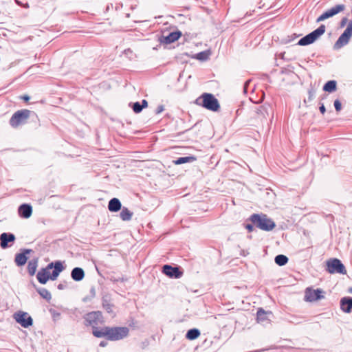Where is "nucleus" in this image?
<instances>
[{"label": "nucleus", "mask_w": 352, "mask_h": 352, "mask_svg": "<svg viewBox=\"0 0 352 352\" xmlns=\"http://www.w3.org/2000/svg\"><path fill=\"white\" fill-rule=\"evenodd\" d=\"M326 270L329 274H346V270L344 265L338 258H330L327 261Z\"/></svg>", "instance_id": "obj_6"}, {"label": "nucleus", "mask_w": 352, "mask_h": 352, "mask_svg": "<svg viewBox=\"0 0 352 352\" xmlns=\"http://www.w3.org/2000/svg\"><path fill=\"white\" fill-rule=\"evenodd\" d=\"M122 208V204L119 199L112 198L108 204V209L110 212H116Z\"/></svg>", "instance_id": "obj_18"}, {"label": "nucleus", "mask_w": 352, "mask_h": 352, "mask_svg": "<svg viewBox=\"0 0 352 352\" xmlns=\"http://www.w3.org/2000/svg\"><path fill=\"white\" fill-rule=\"evenodd\" d=\"M49 311L51 314L54 320H56L59 319L60 314L59 312H58L56 310H55L54 309H50L49 310Z\"/></svg>", "instance_id": "obj_39"}, {"label": "nucleus", "mask_w": 352, "mask_h": 352, "mask_svg": "<svg viewBox=\"0 0 352 352\" xmlns=\"http://www.w3.org/2000/svg\"><path fill=\"white\" fill-rule=\"evenodd\" d=\"M326 27L324 25H320L317 29L312 31L309 34L301 38L297 45L300 46H306L314 43L320 36L325 32Z\"/></svg>", "instance_id": "obj_4"}, {"label": "nucleus", "mask_w": 352, "mask_h": 352, "mask_svg": "<svg viewBox=\"0 0 352 352\" xmlns=\"http://www.w3.org/2000/svg\"><path fill=\"white\" fill-rule=\"evenodd\" d=\"M272 312H266L263 308H259L256 313V319L258 322H264L269 320L267 315L271 314Z\"/></svg>", "instance_id": "obj_23"}, {"label": "nucleus", "mask_w": 352, "mask_h": 352, "mask_svg": "<svg viewBox=\"0 0 352 352\" xmlns=\"http://www.w3.org/2000/svg\"><path fill=\"white\" fill-rule=\"evenodd\" d=\"M34 67V66H32V67H30L28 70L32 69Z\"/></svg>", "instance_id": "obj_57"}, {"label": "nucleus", "mask_w": 352, "mask_h": 352, "mask_svg": "<svg viewBox=\"0 0 352 352\" xmlns=\"http://www.w3.org/2000/svg\"><path fill=\"white\" fill-rule=\"evenodd\" d=\"M85 274L82 268L76 267L71 272L72 278L76 282L81 281L85 278Z\"/></svg>", "instance_id": "obj_16"}, {"label": "nucleus", "mask_w": 352, "mask_h": 352, "mask_svg": "<svg viewBox=\"0 0 352 352\" xmlns=\"http://www.w3.org/2000/svg\"><path fill=\"white\" fill-rule=\"evenodd\" d=\"M196 103L208 110L214 112L218 111L220 109L218 100L213 94L209 93H204L196 100Z\"/></svg>", "instance_id": "obj_3"}, {"label": "nucleus", "mask_w": 352, "mask_h": 352, "mask_svg": "<svg viewBox=\"0 0 352 352\" xmlns=\"http://www.w3.org/2000/svg\"><path fill=\"white\" fill-rule=\"evenodd\" d=\"M34 253V251L30 249H23V265L26 263L28 259L30 258L29 254Z\"/></svg>", "instance_id": "obj_37"}, {"label": "nucleus", "mask_w": 352, "mask_h": 352, "mask_svg": "<svg viewBox=\"0 0 352 352\" xmlns=\"http://www.w3.org/2000/svg\"><path fill=\"white\" fill-rule=\"evenodd\" d=\"M324 292L322 289H314L308 287L305 290V299L308 302H314L324 298Z\"/></svg>", "instance_id": "obj_9"}, {"label": "nucleus", "mask_w": 352, "mask_h": 352, "mask_svg": "<svg viewBox=\"0 0 352 352\" xmlns=\"http://www.w3.org/2000/svg\"><path fill=\"white\" fill-rule=\"evenodd\" d=\"M292 36V38L289 39V41H292V40H293V39H294V38H296L297 37V36L296 34H293Z\"/></svg>", "instance_id": "obj_55"}, {"label": "nucleus", "mask_w": 352, "mask_h": 352, "mask_svg": "<svg viewBox=\"0 0 352 352\" xmlns=\"http://www.w3.org/2000/svg\"><path fill=\"white\" fill-rule=\"evenodd\" d=\"M200 336V331L197 329H189L186 334V338L189 340H193L197 339Z\"/></svg>", "instance_id": "obj_25"}, {"label": "nucleus", "mask_w": 352, "mask_h": 352, "mask_svg": "<svg viewBox=\"0 0 352 352\" xmlns=\"http://www.w3.org/2000/svg\"><path fill=\"white\" fill-rule=\"evenodd\" d=\"M124 53L125 55H126L127 56H129L130 58H131V55H132L133 54V52L131 49H126L124 51Z\"/></svg>", "instance_id": "obj_45"}, {"label": "nucleus", "mask_w": 352, "mask_h": 352, "mask_svg": "<svg viewBox=\"0 0 352 352\" xmlns=\"http://www.w3.org/2000/svg\"><path fill=\"white\" fill-rule=\"evenodd\" d=\"M102 307L107 311L109 314H112L113 305L110 303L109 300L105 298H102Z\"/></svg>", "instance_id": "obj_29"}, {"label": "nucleus", "mask_w": 352, "mask_h": 352, "mask_svg": "<svg viewBox=\"0 0 352 352\" xmlns=\"http://www.w3.org/2000/svg\"><path fill=\"white\" fill-rule=\"evenodd\" d=\"M129 329L126 327H108V340L117 341L127 337Z\"/></svg>", "instance_id": "obj_5"}, {"label": "nucleus", "mask_w": 352, "mask_h": 352, "mask_svg": "<svg viewBox=\"0 0 352 352\" xmlns=\"http://www.w3.org/2000/svg\"><path fill=\"white\" fill-rule=\"evenodd\" d=\"M182 36L180 31H175L169 33L167 36H162L160 38V41L162 43L170 44L177 41Z\"/></svg>", "instance_id": "obj_14"}, {"label": "nucleus", "mask_w": 352, "mask_h": 352, "mask_svg": "<svg viewBox=\"0 0 352 352\" xmlns=\"http://www.w3.org/2000/svg\"><path fill=\"white\" fill-rule=\"evenodd\" d=\"M255 112L256 114V119L261 123H263L267 120V117L270 113H272V108L270 104H265L256 108Z\"/></svg>", "instance_id": "obj_10"}, {"label": "nucleus", "mask_w": 352, "mask_h": 352, "mask_svg": "<svg viewBox=\"0 0 352 352\" xmlns=\"http://www.w3.org/2000/svg\"><path fill=\"white\" fill-rule=\"evenodd\" d=\"M337 89V82L334 80L327 81L323 86V90L326 92L332 93Z\"/></svg>", "instance_id": "obj_22"}, {"label": "nucleus", "mask_w": 352, "mask_h": 352, "mask_svg": "<svg viewBox=\"0 0 352 352\" xmlns=\"http://www.w3.org/2000/svg\"><path fill=\"white\" fill-rule=\"evenodd\" d=\"M249 220L254 226L264 231H271L276 227L275 222L266 214H252Z\"/></svg>", "instance_id": "obj_2"}, {"label": "nucleus", "mask_w": 352, "mask_h": 352, "mask_svg": "<svg viewBox=\"0 0 352 352\" xmlns=\"http://www.w3.org/2000/svg\"><path fill=\"white\" fill-rule=\"evenodd\" d=\"M30 98V96H28V95H23V102H28Z\"/></svg>", "instance_id": "obj_53"}, {"label": "nucleus", "mask_w": 352, "mask_h": 352, "mask_svg": "<svg viewBox=\"0 0 352 352\" xmlns=\"http://www.w3.org/2000/svg\"><path fill=\"white\" fill-rule=\"evenodd\" d=\"M38 257L37 256H32V259L28 262V272L30 276L35 274L36 268L38 267Z\"/></svg>", "instance_id": "obj_19"}, {"label": "nucleus", "mask_w": 352, "mask_h": 352, "mask_svg": "<svg viewBox=\"0 0 352 352\" xmlns=\"http://www.w3.org/2000/svg\"><path fill=\"white\" fill-rule=\"evenodd\" d=\"M326 18L323 16V14H322L316 20L317 22H320L322 21L325 20Z\"/></svg>", "instance_id": "obj_52"}, {"label": "nucleus", "mask_w": 352, "mask_h": 352, "mask_svg": "<svg viewBox=\"0 0 352 352\" xmlns=\"http://www.w3.org/2000/svg\"><path fill=\"white\" fill-rule=\"evenodd\" d=\"M120 213V217L122 221H129L131 219L133 212H131L127 208L123 207Z\"/></svg>", "instance_id": "obj_24"}, {"label": "nucleus", "mask_w": 352, "mask_h": 352, "mask_svg": "<svg viewBox=\"0 0 352 352\" xmlns=\"http://www.w3.org/2000/svg\"><path fill=\"white\" fill-rule=\"evenodd\" d=\"M352 36V19L349 21L344 32L340 36L334 44V49L338 50L348 44L350 38Z\"/></svg>", "instance_id": "obj_7"}, {"label": "nucleus", "mask_w": 352, "mask_h": 352, "mask_svg": "<svg viewBox=\"0 0 352 352\" xmlns=\"http://www.w3.org/2000/svg\"><path fill=\"white\" fill-rule=\"evenodd\" d=\"M289 258L287 256L283 254H278L275 256V263L279 266H283L287 263Z\"/></svg>", "instance_id": "obj_28"}, {"label": "nucleus", "mask_w": 352, "mask_h": 352, "mask_svg": "<svg viewBox=\"0 0 352 352\" xmlns=\"http://www.w3.org/2000/svg\"><path fill=\"white\" fill-rule=\"evenodd\" d=\"M33 324V320L31 316L28 315L27 312L23 311V328H28L32 326Z\"/></svg>", "instance_id": "obj_31"}, {"label": "nucleus", "mask_w": 352, "mask_h": 352, "mask_svg": "<svg viewBox=\"0 0 352 352\" xmlns=\"http://www.w3.org/2000/svg\"><path fill=\"white\" fill-rule=\"evenodd\" d=\"M347 21H348L347 18H346V17L342 18L340 21V28H344L346 25Z\"/></svg>", "instance_id": "obj_44"}, {"label": "nucleus", "mask_w": 352, "mask_h": 352, "mask_svg": "<svg viewBox=\"0 0 352 352\" xmlns=\"http://www.w3.org/2000/svg\"><path fill=\"white\" fill-rule=\"evenodd\" d=\"M322 14H323V16L326 18V19H329V18H330V17H331V16H333L331 15V12H330V10H327L326 12H324V13H322Z\"/></svg>", "instance_id": "obj_46"}, {"label": "nucleus", "mask_w": 352, "mask_h": 352, "mask_svg": "<svg viewBox=\"0 0 352 352\" xmlns=\"http://www.w3.org/2000/svg\"><path fill=\"white\" fill-rule=\"evenodd\" d=\"M67 287V282H63V283H59L57 285V288L59 290H63V289H66Z\"/></svg>", "instance_id": "obj_41"}, {"label": "nucleus", "mask_w": 352, "mask_h": 352, "mask_svg": "<svg viewBox=\"0 0 352 352\" xmlns=\"http://www.w3.org/2000/svg\"><path fill=\"white\" fill-rule=\"evenodd\" d=\"M164 110V105L160 104V105L157 106V107L156 108L155 113L159 114V113H162Z\"/></svg>", "instance_id": "obj_42"}, {"label": "nucleus", "mask_w": 352, "mask_h": 352, "mask_svg": "<svg viewBox=\"0 0 352 352\" xmlns=\"http://www.w3.org/2000/svg\"><path fill=\"white\" fill-rule=\"evenodd\" d=\"M28 119L31 120L30 124L32 128H37L40 125L37 114L33 111L23 109V125L28 124Z\"/></svg>", "instance_id": "obj_12"}, {"label": "nucleus", "mask_w": 352, "mask_h": 352, "mask_svg": "<svg viewBox=\"0 0 352 352\" xmlns=\"http://www.w3.org/2000/svg\"><path fill=\"white\" fill-rule=\"evenodd\" d=\"M15 240V236L12 233L3 232L0 234V245L3 249L12 246Z\"/></svg>", "instance_id": "obj_13"}, {"label": "nucleus", "mask_w": 352, "mask_h": 352, "mask_svg": "<svg viewBox=\"0 0 352 352\" xmlns=\"http://www.w3.org/2000/svg\"><path fill=\"white\" fill-rule=\"evenodd\" d=\"M107 341H104V340H102L101 341L100 343H99V346L100 347H105L107 346Z\"/></svg>", "instance_id": "obj_51"}, {"label": "nucleus", "mask_w": 352, "mask_h": 352, "mask_svg": "<svg viewBox=\"0 0 352 352\" xmlns=\"http://www.w3.org/2000/svg\"><path fill=\"white\" fill-rule=\"evenodd\" d=\"M340 309L344 313H351L352 311V297H343L340 300Z\"/></svg>", "instance_id": "obj_15"}, {"label": "nucleus", "mask_w": 352, "mask_h": 352, "mask_svg": "<svg viewBox=\"0 0 352 352\" xmlns=\"http://www.w3.org/2000/svg\"><path fill=\"white\" fill-rule=\"evenodd\" d=\"M28 3H25V4L23 3V8H28Z\"/></svg>", "instance_id": "obj_56"}, {"label": "nucleus", "mask_w": 352, "mask_h": 352, "mask_svg": "<svg viewBox=\"0 0 352 352\" xmlns=\"http://www.w3.org/2000/svg\"><path fill=\"white\" fill-rule=\"evenodd\" d=\"M22 123V109L15 112L10 120L11 126L16 128Z\"/></svg>", "instance_id": "obj_17"}, {"label": "nucleus", "mask_w": 352, "mask_h": 352, "mask_svg": "<svg viewBox=\"0 0 352 352\" xmlns=\"http://www.w3.org/2000/svg\"><path fill=\"white\" fill-rule=\"evenodd\" d=\"M96 296V289L94 287H91L89 291V295L83 298L84 302H87L91 300Z\"/></svg>", "instance_id": "obj_35"}, {"label": "nucleus", "mask_w": 352, "mask_h": 352, "mask_svg": "<svg viewBox=\"0 0 352 352\" xmlns=\"http://www.w3.org/2000/svg\"><path fill=\"white\" fill-rule=\"evenodd\" d=\"M65 270V267L60 261L50 263L45 268H42L36 275L38 281L41 284H45L49 279L54 280L60 273Z\"/></svg>", "instance_id": "obj_1"}, {"label": "nucleus", "mask_w": 352, "mask_h": 352, "mask_svg": "<svg viewBox=\"0 0 352 352\" xmlns=\"http://www.w3.org/2000/svg\"><path fill=\"white\" fill-rule=\"evenodd\" d=\"M16 1V3L19 5V6H22V3L19 1V0H15Z\"/></svg>", "instance_id": "obj_54"}, {"label": "nucleus", "mask_w": 352, "mask_h": 352, "mask_svg": "<svg viewBox=\"0 0 352 352\" xmlns=\"http://www.w3.org/2000/svg\"><path fill=\"white\" fill-rule=\"evenodd\" d=\"M196 160V157L194 156H185V157H180L177 159L173 161V164L175 165H180L185 163H190Z\"/></svg>", "instance_id": "obj_21"}, {"label": "nucleus", "mask_w": 352, "mask_h": 352, "mask_svg": "<svg viewBox=\"0 0 352 352\" xmlns=\"http://www.w3.org/2000/svg\"><path fill=\"white\" fill-rule=\"evenodd\" d=\"M210 54V50H205L196 54L193 58L201 61H205L209 58Z\"/></svg>", "instance_id": "obj_27"}, {"label": "nucleus", "mask_w": 352, "mask_h": 352, "mask_svg": "<svg viewBox=\"0 0 352 352\" xmlns=\"http://www.w3.org/2000/svg\"><path fill=\"white\" fill-rule=\"evenodd\" d=\"M84 319L85 324L91 326L93 329L98 327V325L102 322V313L99 311L89 312L85 316Z\"/></svg>", "instance_id": "obj_8"}, {"label": "nucleus", "mask_w": 352, "mask_h": 352, "mask_svg": "<svg viewBox=\"0 0 352 352\" xmlns=\"http://www.w3.org/2000/svg\"><path fill=\"white\" fill-rule=\"evenodd\" d=\"M315 94H316V91L313 88H311L308 90V97H307V99H305L304 100V102L305 103H307V102H309L311 101H312L315 97Z\"/></svg>", "instance_id": "obj_34"}, {"label": "nucleus", "mask_w": 352, "mask_h": 352, "mask_svg": "<svg viewBox=\"0 0 352 352\" xmlns=\"http://www.w3.org/2000/svg\"><path fill=\"white\" fill-rule=\"evenodd\" d=\"M36 292L47 301H50L52 299L51 293L47 289L44 287H38L36 288Z\"/></svg>", "instance_id": "obj_26"}, {"label": "nucleus", "mask_w": 352, "mask_h": 352, "mask_svg": "<svg viewBox=\"0 0 352 352\" xmlns=\"http://www.w3.org/2000/svg\"><path fill=\"white\" fill-rule=\"evenodd\" d=\"M344 8H345L344 5L338 4V5H336V6L330 8L329 10L331 12V15L334 16V15L338 14L339 12L343 11L344 10Z\"/></svg>", "instance_id": "obj_32"}, {"label": "nucleus", "mask_w": 352, "mask_h": 352, "mask_svg": "<svg viewBox=\"0 0 352 352\" xmlns=\"http://www.w3.org/2000/svg\"><path fill=\"white\" fill-rule=\"evenodd\" d=\"M32 213V207L29 204H23V218L28 219L30 217Z\"/></svg>", "instance_id": "obj_30"}, {"label": "nucleus", "mask_w": 352, "mask_h": 352, "mask_svg": "<svg viewBox=\"0 0 352 352\" xmlns=\"http://www.w3.org/2000/svg\"><path fill=\"white\" fill-rule=\"evenodd\" d=\"M92 334L96 338H106L108 340V327L94 328L92 329Z\"/></svg>", "instance_id": "obj_20"}, {"label": "nucleus", "mask_w": 352, "mask_h": 352, "mask_svg": "<svg viewBox=\"0 0 352 352\" xmlns=\"http://www.w3.org/2000/svg\"><path fill=\"white\" fill-rule=\"evenodd\" d=\"M140 104L143 109L146 108L148 106V102L144 99L142 100V102Z\"/></svg>", "instance_id": "obj_50"}, {"label": "nucleus", "mask_w": 352, "mask_h": 352, "mask_svg": "<svg viewBox=\"0 0 352 352\" xmlns=\"http://www.w3.org/2000/svg\"><path fill=\"white\" fill-rule=\"evenodd\" d=\"M335 109L337 112H339L342 109V104L339 100H336L333 102Z\"/></svg>", "instance_id": "obj_40"}, {"label": "nucleus", "mask_w": 352, "mask_h": 352, "mask_svg": "<svg viewBox=\"0 0 352 352\" xmlns=\"http://www.w3.org/2000/svg\"><path fill=\"white\" fill-rule=\"evenodd\" d=\"M15 263L18 266H22V249H20L19 252L16 254Z\"/></svg>", "instance_id": "obj_36"}, {"label": "nucleus", "mask_w": 352, "mask_h": 352, "mask_svg": "<svg viewBox=\"0 0 352 352\" xmlns=\"http://www.w3.org/2000/svg\"><path fill=\"white\" fill-rule=\"evenodd\" d=\"M254 224L252 223H247L245 227L248 230L249 232H251L254 230Z\"/></svg>", "instance_id": "obj_43"}, {"label": "nucleus", "mask_w": 352, "mask_h": 352, "mask_svg": "<svg viewBox=\"0 0 352 352\" xmlns=\"http://www.w3.org/2000/svg\"><path fill=\"white\" fill-rule=\"evenodd\" d=\"M15 320L22 325V311L19 310L13 315Z\"/></svg>", "instance_id": "obj_38"}, {"label": "nucleus", "mask_w": 352, "mask_h": 352, "mask_svg": "<svg viewBox=\"0 0 352 352\" xmlns=\"http://www.w3.org/2000/svg\"><path fill=\"white\" fill-rule=\"evenodd\" d=\"M162 272L171 278H179L183 275L179 267H173L170 265H164L162 267Z\"/></svg>", "instance_id": "obj_11"}, {"label": "nucleus", "mask_w": 352, "mask_h": 352, "mask_svg": "<svg viewBox=\"0 0 352 352\" xmlns=\"http://www.w3.org/2000/svg\"><path fill=\"white\" fill-rule=\"evenodd\" d=\"M129 105L132 107L133 111L136 113H140L143 109L140 102H135L132 104L131 103Z\"/></svg>", "instance_id": "obj_33"}, {"label": "nucleus", "mask_w": 352, "mask_h": 352, "mask_svg": "<svg viewBox=\"0 0 352 352\" xmlns=\"http://www.w3.org/2000/svg\"><path fill=\"white\" fill-rule=\"evenodd\" d=\"M22 210H23V208H22V204H21L18 207V214L21 217H22Z\"/></svg>", "instance_id": "obj_49"}, {"label": "nucleus", "mask_w": 352, "mask_h": 352, "mask_svg": "<svg viewBox=\"0 0 352 352\" xmlns=\"http://www.w3.org/2000/svg\"><path fill=\"white\" fill-rule=\"evenodd\" d=\"M319 110H320V113H321L322 114H324V113L326 112V108H325V107H324V104H323V103H322V104H320V107H319Z\"/></svg>", "instance_id": "obj_47"}, {"label": "nucleus", "mask_w": 352, "mask_h": 352, "mask_svg": "<svg viewBox=\"0 0 352 352\" xmlns=\"http://www.w3.org/2000/svg\"><path fill=\"white\" fill-rule=\"evenodd\" d=\"M22 210H23V208H22V204H21L18 207V214L21 217H22Z\"/></svg>", "instance_id": "obj_48"}]
</instances>
